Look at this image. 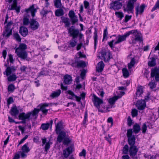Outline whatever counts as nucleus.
<instances>
[{
	"instance_id": "nucleus-1",
	"label": "nucleus",
	"mask_w": 159,
	"mask_h": 159,
	"mask_svg": "<svg viewBox=\"0 0 159 159\" xmlns=\"http://www.w3.org/2000/svg\"><path fill=\"white\" fill-rule=\"evenodd\" d=\"M61 18L62 22L65 24V27L68 28L67 30L69 36L72 37L71 40L68 42V48H74L77 43L76 39L79 37V40H81L84 35L81 32H80L78 29L75 28V26H71L70 27L71 24L68 18L62 17Z\"/></svg>"
},
{
	"instance_id": "nucleus-2",
	"label": "nucleus",
	"mask_w": 159,
	"mask_h": 159,
	"mask_svg": "<svg viewBox=\"0 0 159 159\" xmlns=\"http://www.w3.org/2000/svg\"><path fill=\"white\" fill-rule=\"evenodd\" d=\"M26 13L24 15L23 19V24L25 25H28L30 24L29 18L30 17V15L32 17H34L35 15L37 10L34 7V5L33 4L27 9H26L25 11Z\"/></svg>"
},
{
	"instance_id": "nucleus-3",
	"label": "nucleus",
	"mask_w": 159,
	"mask_h": 159,
	"mask_svg": "<svg viewBox=\"0 0 159 159\" xmlns=\"http://www.w3.org/2000/svg\"><path fill=\"white\" fill-rule=\"evenodd\" d=\"M39 111V109L35 108L32 111L28 112L26 114L25 112L20 113L18 117L19 119L20 120L27 119L29 120L30 116H32L33 117H35V118H36Z\"/></svg>"
},
{
	"instance_id": "nucleus-4",
	"label": "nucleus",
	"mask_w": 159,
	"mask_h": 159,
	"mask_svg": "<svg viewBox=\"0 0 159 159\" xmlns=\"http://www.w3.org/2000/svg\"><path fill=\"white\" fill-rule=\"evenodd\" d=\"M127 37L125 33L124 35H119L116 37V39L117 40L114 42L115 40L113 39L110 41L108 42L107 44L112 50H113L115 48V45L118 44L123 41L125 40Z\"/></svg>"
},
{
	"instance_id": "nucleus-5",
	"label": "nucleus",
	"mask_w": 159,
	"mask_h": 159,
	"mask_svg": "<svg viewBox=\"0 0 159 159\" xmlns=\"http://www.w3.org/2000/svg\"><path fill=\"white\" fill-rule=\"evenodd\" d=\"M13 24V22L10 21L7 23L6 25L5 26V30L2 34L3 37L6 39L8 38L12 34V29L11 28V26Z\"/></svg>"
},
{
	"instance_id": "nucleus-6",
	"label": "nucleus",
	"mask_w": 159,
	"mask_h": 159,
	"mask_svg": "<svg viewBox=\"0 0 159 159\" xmlns=\"http://www.w3.org/2000/svg\"><path fill=\"white\" fill-rule=\"evenodd\" d=\"M137 0H128L127 2L126 7H123V10L124 12H127L128 13H133L134 3Z\"/></svg>"
},
{
	"instance_id": "nucleus-7",
	"label": "nucleus",
	"mask_w": 159,
	"mask_h": 159,
	"mask_svg": "<svg viewBox=\"0 0 159 159\" xmlns=\"http://www.w3.org/2000/svg\"><path fill=\"white\" fill-rule=\"evenodd\" d=\"M132 129H130L127 130L126 136L128 138V142L130 146L134 145L135 143L136 138L133 134Z\"/></svg>"
},
{
	"instance_id": "nucleus-8",
	"label": "nucleus",
	"mask_w": 159,
	"mask_h": 159,
	"mask_svg": "<svg viewBox=\"0 0 159 159\" xmlns=\"http://www.w3.org/2000/svg\"><path fill=\"white\" fill-rule=\"evenodd\" d=\"M77 57H75V61L70 64L72 67L76 68H84L86 66V64L85 62L82 60L77 61L76 60Z\"/></svg>"
},
{
	"instance_id": "nucleus-9",
	"label": "nucleus",
	"mask_w": 159,
	"mask_h": 159,
	"mask_svg": "<svg viewBox=\"0 0 159 159\" xmlns=\"http://www.w3.org/2000/svg\"><path fill=\"white\" fill-rule=\"evenodd\" d=\"M138 149L135 145L130 146L129 148V155L134 159H137L138 157L136 155L138 152Z\"/></svg>"
},
{
	"instance_id": "nucleus-10",
	"label": "nucleus",
	"mask_w": 159,
	"mask_h": 159,
	"mask_svg": "<svg viewBox=\"0 0 159 159\" xmlns=\"http://www.w3.org/2000/svg\"><path fill=\"white\" fill-rule=\"evenodd\" d=\"M93 98L92 99V101L94 105L98 109L99 111L102 112V111H100V105L103 103V100L97 96L95 94H93Z\"/></svg>"
},
{
	"instance_id": "nucleus-11",
	"label": "nucleus",
	"mask_w": 159,
	"mask_h": 159,
	"mask_svg": "<svg viewBox=\"0 0 159 159\" xmlns=\"http://www.w3.org/2000/svg\"><path fill=\"white\" fill-rule=\"evenodd\" d=\"M68 16L70 18L72 26H74V25L78 21L77 16L76 15L74 11L72 10L69 11Z\"/></svg>"
},
{
	"instance_id": "nucleus-12",
	"label": "nucleus",
	"mask_w": 159,
	"mask_h": 159,
	"mask_svg": "<svg viewBox=\"0 0 159 159\" xmlns=\"http://www.w3.org/2000/svg\"><path fill=\"white\" fill-rule=\"evenodd\" d=\"M151 77H155L156 81H159V68L156 67L151 69Z\"/></svg>"
},
{
	"instance_id": "nucleus-13",
	"label": "nucleus",
	"mask_w": 159,
	"mask_h": 159,
	"mask_svg": "<svg viewBox=\"0 0 159 159\" xmlns=\"http://www.w3.org/2000/svg\"><path fill=\"white\" fill-rule=\"evenodd\" d=\"M101 53L105 62L109 61L110 59L112 58V54L110 51L106 52L105 50H103L101 51Z\"/></svg>"
},
{
	"instance_id": "nucleus-14",
	"label": "nucleus",
	"mask_w": 159,
	"mask_h": 159,
	"mask_svg": "<svg viewBox=\"0 0 159 159\" xmlns=\"http://www.w3.org/2000/svg\"><path fill=\"white\" fill-rule=\"evenodd\" d=\"M116 0V1L112 2L110 4L111 6L110 8L113 9L115 10H118L122 7V3L120 2L121 1Z\"/></svg>"
},
{
	"instance_id": "nucleus-15",
	"label": "nucleus",
	"mask_w": 159,
	"mask_h": 159,
	"mask_svg": "<svg viewBox=\"0 0 159 159\" xmlns=\"http://www.w3.org/2000/svg\"><path fill=\"white\" fill-rule=\"evenodd\" d=\"M72 146H70L65 148L63 152V159L67 158L72 152Z\"/></svg>"
},
{
	"instance_id": "nucleus-16",
	"label": "nucleus",
	"mask_w": 159,
	"mask_h": 159,
	"mask_svg": "<svg viewBox=\"0 0 159 159\" xmlns=\"http://www.w3.org/2000/svg\"><path fill=\"white\" fill-rule=\"evenodd\" d=\"M56 133L58 135L57 141L59 143H61L66 136V133L64 131L57 132Z\"/></svg>"
},
{
	"instance_id": "nucleus-17",
	"label": "nucleus",
	"mask_w": 159,
	"mask_h": 159,
	"mask_svg": "<svg viewBox=\"0 0 159 159\" xmlns=\"http://www.w3.org/2000/svg\"><path fill=\"white\" fill-rule=\"evenodd\" d=\"M30 27L33 30H35L38 29L39 26V22L34 19H30Z\"/></svg>"
},
{
	"instance_id": "nucleus-18",
	"label": "nucleus",
	"mask_w": 159,
	"mask_h": 159,
	"mask_svg": "<svg viewBox=\"0 0 159 159\" xmlns=\"http://www.w3.org/2000/svg\"><path fill=\"white\" fill-rule=\"evenodd\" d=\"M136 106L139 110H143L146 107V103L144 100H139L137 101Z\"/></svg>"
},
{
	"instance_id": "nucleus-19",
	"label": "nucleus",
	"mask_w": 159,
	"mask_h": 159,
	"mask_svg": "<svg viewBox=\"0 0 159 159\" xmlns=\"http://www.w3.org/2000/svg\"><path fill=\"white\" fill-rule=\"evenodd\" d=\"M53 122V120H51L49 122L43 123L41 125L40 129H42L43 130H48L49 127H50V129H51Z\"/></svg>"
},
{
	"instance_id": "nucleus-20",
	"label": "nucleus",
	"mask_w": 159,
	"mask_h": 159,
	"mask_svg": "<svg viewBox=\"0 0 159 159\" xmlns=\"http://www.w3.org/2000/svg\"><path fill=\"white\" fill-rule=\"evenodd\" d=\"M12 1L13 3L11 5L10 7H9L8 9L10 10H15L16 13L18 14L20 11V6H17V2L16 3L14 1Z\"/></svg>"
},
{
	"instance_id": "nucleus-21",
	"label": "nucleus",
	"mask_w": 159,
	"mask_h": 159,
	"mask_svg": "<svg viewBox=\"0 0 159 159\" xmlns=\"http://www.w3.org/2000/svg\"><path fill=\"white\" fill-rule=\"evenodd\" d=\"M146 6L144 4H142L140 7L137 6L135 8L136 15L137 16L138 14H141L144 12Z\"/></svg>"
},
{
	"instance_id": "nucleus-22",
	"label": "nucleus",
	"mask_w": 159,
	"mask_h": 159,
	"mask_svg": "<svg viewBox=\"0 0 159 159\" xmlns=\"http://www.w3.org/2000/svg\"><path fill=\"white\" fill-rule=\"evenodd\" d=\"M72 81V77L70 75L66 74L63 76V82L65 84L69 85Z\"/></svg>"
},
{
	"instance_id": "nucleus-23",
	"label": "nucleus",
	"mask_w": 159,
	"mask_h": 159,
	"mask_svg": "<svg viewBox=\"0 0 159 159\" xmlns=\"http://www.w3.org/2000/svg\"><path fill=\"white\" fill-rule=\"evenodd\" d=\"M15 52L19 57L22 59H25L27 57V53L25 51H18L16 49Z\"/></svg>"
},
{
	"instance_id": "nucleus-24",
	"label": "nucleus",
	"mask_w": 159,
	"mask_h": 159,
	"mask_svg": "<svg viewBox=\"0 0 159 159\" xmlns=\"http://www.w3.org/2000/svg\"><path fill=\"white\" fill-rule=\"evenodd\" d=\"M132 42L133 45L135 44L136 43V41H139L140 43L143 42V37L141 34L138 32L137 34L135 35V38L133 39L132 40Z\"/></svg>"
},
{
	"instance_id": "nucleus-25",
	"label": "nucleus",
	"mask_w": 159,
	"mask_h": 159,
	"mask_svg": "<svg viewBox=\"0 0 159 159\" xmlns=\"http://www.w3.org/2000/svg\"><path fill=\"white\" fill-rule=\"evenodd\" d=\"M49 106V104L47 103H44L40 104L39 105V107H40V109H39L40 111H41L43 114L45 115H47L48 110L45 109L46 107H47Z\"/></svg>"
},
{
	"instance_id": "nucleus-26",
	"label": "nucleus",
	"mask_w": 159,
	"mask_h": 159,
	"mask_svg": "<svg viewBox=\"0 0 159 159\" xmlns=\"http://www.w3.org/2000/svg\"><path fill=\"white\" fill-rule=\"evenodd\" d=\"M19 32L22 36L25 37L28 34V31L26 27L22 26L20 27Z\"/></svg>"
},
{
	"instance_id": "nucleus-27",
	"label": "nucleus",
	"mask_w": 159,
	"mask_h": 159,
	"mask_svg": "<svg viewBox=\"0 0 159 159\" xmlns=\"http://www.w3.org/2000/svg\"><path fill=\"white\" fill-rule=\"evenodd\" d=\"M11 114L13 116H16L19 113V111L16 106L11 107L10 111Z\"/></svg>"
},
{
	"instance_id": "nucleus-28",
	"label": "nucleus",
	"mask_w": 159,
	"mask_h": 159,
	"mask_svg": "<svg viewBox=\"0 0 159 159\" xmlns=\"http://www.w3.org/2000/svg\"><path fill=\"white\" fill-rule=\"evenodd\" d=\"M98 66L96 67L97 71L99 72L102 71L104 66V64L103 61H101L98 64Z\"/></svg>"
},
{
	"instance_id": "nucleus-29",
	"label": "nucleus",
	"mask_w": 159,
	"mask_h": 159,
	"mask_svg": "<svg viewBox=\"0 0 159 159\" xmlns=\"http://www.w3.org/2000/svg\"><path fill=\"white\" fill-rule=\"evenodd\" d=\"M61 90L59 89L55 91H53L49 96L50 97L53 99L58 97L61 93Z\"/></svg>"
},
{
	"instance_id": "nucleus-30",
	"label": "nucleus",
	"mask_w": 159,
	"mask_h": 159,
	"mask_svg": "<svg viewBox=\"0 0 159 159\" xmlns=\"http://www.w3.org/2000/svg\"><path fill=\"white\" fill-rule=\"evenodd\" d=\"M132 131L135 134L138 133L141 130L140 126L137 123L135 124L133 126Z\"/></svg>"
},
{
	"instance_id": "nucleus-31",
	"label": "nucleus",
	"mask_w": 159,
	"mask_h": 159,
	"mask_svg": "<svg viewBox=\"0 0 159 159\" xmlns=\"http://www.w3.org/2000/svg\"><path fill=\"white\" fill-rule=\"evenodd\" d=\"M63 128L62 124L61 121L58 122L56 125V133L62 131Z\"/></svg>"
},
{
	"instance_id": "nucleus-32",
	"label": "nucleus",
	"mask_w": 159,
	"mask_h": 159,
	"mask_svg": "<svg viewBox=\"0 0 159 159\" xmlns=\"http://www.w3.org/2000/svg\"><path fill=\"white\" fill-rule=\"evenodd\" d=\"M49 12H52L51 11H47L46 10H45L44 8H43L41 11L40 12V14L42 16V18L43 19L44 18L45 20L47 19V14Z\"/></svg>"
},
{
	"instance_id": "nucleus-33",
	"label": "nucleus",
	"mask_w": 159,
	"mask_h": 159,
	"mask_svg": "<svg viewBox=\"0 0 159 159\" xmlns=\"http://www.w3.org/2000/svg\"><path fill=\"white\" fill-rule=\"evenodd\" d=\"M120 98V97L119 96H115L112 98H109L108 102L111 105H113L115 103L116 101Z\"/></svg>"
},
{
	"instance_id": "nucleus-34",
	"label": "nucleus",
	"mask_w": 159,
	"mask_h": 159,
	"mask_svg": "<svg viewBox=\"0 0 159 159\" xmlns=\"http://www.w3.org/2000/svg\"><path fill=\"white\" fill-rule=\"evenodd\" d=\"M151 61L148 62V65L149 67L154 66L156 64V61L155 58L154 57H152L150 58Z\"/></svg>"
},
{
	"instance_id": "nucleus-35",
	"label": "nucleus",
	"mask_w": 159,
	"mask_h": 159,
	"mask_svg": "<svg viewBox=\"0 0 159 159\" xmlns=\"http://www.w3.org/2000/svg\"><path fill=\"white\" fill-rule=\"evenodd\" d=\"M95 31L94 33L93 39L94 40V48L96 49L97 43L98 35L97 29L95 28H94Z\"/></svg>"
},
{
	"instance_id": "nucleus-36",
	"label": "nucleus",
	"mask_w": 159,
	"mask_h": 159,
	"mask_svg": "<svg viewBox=\"0 0 159 159\" xmlns=\"http://www.w3.org/2000/svg\"><path fill=\"white\" fill-rule=\"evenodd\" d=\"M55 14L57 16H62L64 14V11L62 8L57 9L55 11Z\"/></svg>"
},
{
	"instance_id": "nucleus-37",
	"label": "nucleus",
	"mask_w": 159,
	"mask_h": 159,
	"mask_svg": "<svg viewBox=\"0 0 159 159\" xmlns=\"http://www.w3.org/2000/svg\"><path fill=\"white\" fill-rule=\"evenodd\" d=\"M72 139L70 138L68 135L63 140V143L65 145H68L71 142Z\"/></svg>"
},
{
	"instance_id": "nucleus-38",
	"label": "nucleus",
	"mask_w": 159,
	"mask_h": 159,
	"mask_svg": "<svg viewBox=\"0 0 159 159\" xmlns=\"http://www.w3.org/2000/svg\"><path fill=\"white\" fill-rule=\"evenodd\" d=\"M49 72L47 69L45 68L42 69V70L39 73V76L46 75H47Z\"/></svg>"
},
{
	"instance_id": "nucleus-39",
	"label": "nucleus",
	"mask_w": 159,
	"mask_h": 159,
	"mask_svg": "<svg viewBox=\"0 0 159 159\" xmlns=\"http://www.w3.org/2000/svg\"><path fill=\"white\" fill-rule=\"evenodd\" d=\"M27 48V47L26 44L25 43H21L19 45V47L18 48H16V49H17V51L19 50L20 51H25Z\"/></svg>"
},
{
	"instance_id": "nucleus-40",
	"label": "nucleus",
	"mask_w": 159,
	"mask_h": 159,
	"mask_svg": "<svg viewBox=\"0 0 159 159\" xmlns=\"http://www.w3.org/2000/svg\"><path fill=\"white\" fill-rule=\"evenodd\" d=\"M13 36L14 39H15L17 41L19 42H21V39L18 33L16 32L14 33L13 34Z\"/></svg>"
},
{
	"instance_id": "nucleus-41",
	"label": "nucleus",
	"mask_w": 159,
	"mask_h": 159,
	"mask_svg": "<svg viewBox=\"0 0 159 159\" xmlns=\"http://www.w3.org/2000/svg\"><path fill=\"white\" fill-rule=\"evenodd\" d=\"M17 77L15 74H12L10 75L7 78L8 81L9 82H11L14 81L16 80Z\"/></svg>"
},
{
	"instance_id": "nucleus-42",
	"label": "nucleus",
	"mask_w": 159,
	"mask_h": 159,
	"mask_svg": "<svg viewBox=\"0 0 159 159\" xmlns=\"http://www.w3.org/2000/svg\"><path fill=\"white\" fill-rule=\"evenodd\" d=\"M54 6L56 8H59L61 6V0H54Z\"/></svg>"
},
{
	"instance_id": "nucleus-43",
	"label": "nucleus",
	"mask_w": 159,
	"mask_h": 159,
	"mask_svg": "<svg viewBox=\"0 0 159 159\" xmlns=\"http://www.w3.org/2000/svg\"><path fill=\"white\" fill-rule=\"evenodd\" d=\"M28 143L25 144L22 147V150L23 152L26 153L30 151L29 148L28 147Z\"/></svg>"
},
{
	"instance_id": "nucleus-44",
	"label": "nucleus",
	"mask_w": 159,
	"mask_h": 159,
	"mask_svg": "<svg viewBox=\"0 0 159 159\" xmlns=\"http://www.w3.org/2000/svg\"><path fill=\"white\" fill-rule=\"evenodd\" d=\"M129 148L128 145L126 144L124 146L122 150L123 153L124 154H128Z\"/></svg>"
},
{
	"instance_id": "nucleus-45",
	"label": "nucleus",
	"mask_w": 159,
	"mask_h": 159,
	"mask_svg": "<svg viewBox=\"0 0 159 159\" xmlns=\"http://www.w3.org/2000/svg\"><path fill=\"white\" fill-rule=\"evenodd\" d=\"M115 14L118 18L120 19V20H121L124 16V15L122 12L116 11Z\"/></svg>"
},
{
	"instance_id": "nucleus-46",
	"label": "nucleus",
	"mask_w": 159,
	"mask_h": 159,
	"mask_svg": "<svg viewBox=\"0 0 159 159\" xmlns=\"http://www.w3.org/2000/svg\"><path fill=\"white\" fill-rule=\"evenodd\" d=\"M122 71L123 74V75L125 78H127L129 76V72L126 68H123L122 70Z\"/></svg>"
},
{
	"instance_id": "nucleus-47",
	"label": "nucleus",
	"mask_w": 159,
	"mask_h": 159,
	"mask_svg": "<svg viewBox=\"0 0 159 159\" xmlns=\"http://www.w3.org/2000/svg\"><path fill=\"white\" fill-rule=\"evenodd\" d=\"M135 63V60L134 58H133L131 59L130 63L128 64V67L129 69H131L134 66Z\"/></svg>"
},
{
	"instance_id": "nucleus-48",
	"label": "nucleus",
	"mask_w": 159,
	"mask_h": 159,
	"mask_svg": "<svg viewBox=\"0 0 159 159\" xmlns=\"http://www.w3.org/2000/svg\"><path fill=\"white\" fill-rule=\"evenodd\" d=\"M108 35V32L107 31V28L106 27V29L104 30L103 31V38L102 40V41L103 42L104 40L106 38V40H107V36Z\"/></svg>"
},
{
	"instance_id": "nucleus-49",
	"label": "nucleus",
	"mask_w": 159,
	"mask_h": 159,
	"mask_svg": "<svg viewBox=\"0 0 159 159\" xmlns=\"http://www.w3.org/2000/svg\"><path fill=\"white\" fill-rule=\"evenodd\" d=\"M131 115L133 117L137 116L138 115L137 110L135 109H132L131 111Z\"/></svg>"
},
{
	"instance_id": "nucleus-50",
	"label": "nucleus",
	"mask_w": 159,
	"mask_h": 159,
	"mask_svg": "<svg viewBox=\"0 0 159 159\" xmlns=\"http://www.w3.org/2000/svg\"><path fill=\"white\" fill-rule=\"evenodd\" d=\"M52 143L51 142H47L45 144V145L44 147L45 151L47 152L48 151L49 149L50 148V145Z\"/></svg>"
},
{
	"instance_id": "nucleus-51",
	"label": "nucleus",
	"mask_w": 159,
	"mask_h": 159,
	"mask_svg": "<svg viewBox=\"0 0 159 159\" xmlns=\"http://www.w3.org/2000/svg\"><path fill=\"white\" fill-rule=\"evenodd\" d=\"M157 9H159V0L157 1L155 6L152 9L151 11L153 12Z\"/></svg>"
},
{
	"instance_id": "nucleus-52",
	"label": "nucleus",
	"mask_w": 159,
	"mask_h": 159,
	"mask_svg": "<svg viewBox=\"0 0 159 159\" xmlns=\"http://www.w3.org/2000/svg\"><path fill=\"white\" fill-rule=\"evenodd\" d=\"M143 93V91L142 89L139 88L137 90L136 95L137 97H139Z\"/></svg>"
},
{
	"instance_id": "nucleus-53",
	"label": "nucleus",
	"mask_w": 159,
	"mask_h": 159,
	"mask_svg": "<svg viewBox=\"0 0 159 159\" xmlns=\"http://www.w3.org/2000/svg\"><path fill=\"white\" fill-rule=\"evenodd\" d=\"M138 31L137 30H133L128 32H127L125 33L126 35L128 36L130 34H135L136 33H138Z\"/></svg>"
},
{
	"instance_id": "nucleus-54",
	"label": "nucleus",
	"mask_w": 159,
	"mask_h": 159,
	"mask_svg": "<svg viewBox=\"0 0 159 159\" xmlns=\"http://www.w3.org/2000/svg\"><path fill=\"white\" fill-rule=\"evenodd\" d=\"M127 125L129 126H131L133 124V120L130 116H129L127 118Z\"/></svg>"
},
{
	"instance_id": "nucleus-55",
	"label": "nucleus",
	"mask_w": 159,
	"mask_h": 159,
	"mask_svg": "<svg viewBox=\"0 0 159 159\" xmlns=\"http://www.w3.org/2000/svg\"><path fill=\"white\" fill-rule=\"evenodd\" d=\"M15 89V86L13 84H10L8 86V90L9 92H13Z\"/></svg>"
},
{
	"instance_id": "nucleus-56",
	"label": "nucleus",
	"mask_w": 159,
	"mask_h": 159,
	"mask_svg": "<svg viewBox=\"0 0 159 159\" xmlns=\"http://www.w3.org/2000/svg\"><path fill=\"white\" fill-rule=\"evenodd\" d=\"M148 85L150 86V88L151 89L155 88L156 87V84L155 82H151L149 83Z\"/></svg>"
},
{
	"instance_id": "nucleus-57",
	"label": "nucleus",
	"mask_w": 159,
	"mask_h": 159,
	"mask_svg": "<svg viewBox=\"0 0 159 159\" xmlns=\"http://www.w3.org/2000/svg\"><path fill=\"white\" fill-rule=\"evenodd\" d=\"M88 113L87 111L86 110L84 113V118L83 121V124H85L86 122L88 121Z\"/></svg>"
},
{
	"instance_id": "nucleus-58",
	"label": "nucleus",
	"mask_w": 159,
	"mask_h": 159,
	"mask_svg": "<svg viewBox=\"0 0 159 159\" xmlns=\"http://www.w3.org/2000/svg\"><path fill=\"white\" fill-rule=\"evenodd\" d=\"M147 129V126L146 123L143 124L142 127V130L143 134H145Z\"/></svg>"
},
{
	"instance_id": "nucleus-59",
	"label": "nucleus",
	"mask_w": 159,
	"mask_h": 159,
	"mask_svg": "<svg viewBox=\"0 0 159 159\" xmlns=\"http://www.w3.org/2000/svg\"><path fill=\"white\" fill-rule=\"evenodd\" d=\"M132 18V16H129L128 15H126L125 16V19L124 20V21L126 23L130 20Z\"/></svg>"
},
{
	"instance_id": "nucleus-60",
	"label": "nucleus",
	"mask_w": 159,
	"mask_h": 159,
	"mask_svg": "<svg viewBox=\"0 0 159 159\" xmlns=\"http://www.w3.org/2000/svg\"><path fill=\"white\" fill-rule=\"evenodd\" d=\"M86 72H86V70L85 69H83L82 71L80 73V75L81 78L82 79H84V78H85Z\"/></svg>"
},
{
	"instance_id": "nucleus-61",
	"label": "nucleus",
	"mask_w": 159,
	"mask_h": 159,
	"mask_svg": "<svg viewBox=\"0 0 159 159\" xmlns=\"http://www.w3.org/2000/svg\"><path fill=\"white\" fill-rule=\"evenodd\" d=\"M86 154V150L84 149L82 150V151L79 153V156L80 157H85Z\"/></svg>"
},
{
	"instance_id": "nucleus-62",
	"label": "nucleus",
	"mask_w": 159,
	"mask_h": 159,
	"mask_svg": "<svg viewBox=\"0 0 159 159\" xmlns=\"http://www.w3.org/2000/svg\"><path fill=\"white\" fill-rule=\"evenodd\" d=\"M6 75L7 76H8L11 74V72L10 67L8 66L7 67L6 70Z\"/></svg>"
},
{
	"instance_id": "nucleus-63",
	"label": "nucleus",
	"mask_w": 159,
	"mask_h": 159,
	"mask_svg": "<svg viewBox=\"0 0 159 159\" xmlns=\"http://www.w3.org/2000/svg\"><path fill=\"white\" fill-rule=\"evenodd\" d=\"M84 4L85 9H88L89 8V2L86 0H85L84 1Z\"/></svg>"
},
{
	"instance_id": "nucleus-64",
	"label": "nucleus",
	"mask_w": 159,
	"mask_h": 159,
	"mask_svg": "<svg viewBox=\"0 0 159 159\" xmlns=\"http://www.w3.org/2000/svg\"><path fill=\"white\" fill-rule=\"evenodd\" d=\"M67 93L68 94L71 95L72 96L71 97L69 98V99H73V97H74L75 96V95L74 93L71 90H68L67 91Z\"/></svg>"
}]
</instances>
